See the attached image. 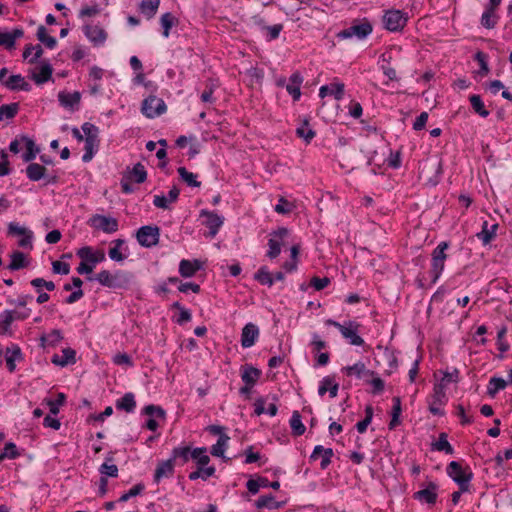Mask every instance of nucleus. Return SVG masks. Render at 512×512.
<instances>
[{"label": "nucleus", "instance_id": "1", "mask_svg": "<svg viewBox=\"0 0 512 512\" xmlns=\"http://www.w3.org/2000/svg\"><path fill=\"white\" fill-rule=\"evenodd\" d=\"M96 280L108 288H124L129 284L130 277L122 272L112 275L109 271L103 270L96 275Z\"/></svg>", "mask_w": 512, "mask_h": 512}, {"label": "nucleus", "instance_id": "2", "mask_svg": "<svg viewBox=\"0 0 512 512\" xmlns=\"http://www.w3.org/2000/svg\"><path fill=\"white\" fill-rule=\"evenodd\" d=\"M448 248L447 242H441L432 253V267L430 274L432 275V283H435L440 277L447 255L445 250Z\"/></svg>", "mask_w": 512, "mask_h": 512}, {"label": "nucleus", "instance_id": "3", "mask_svg": "<svg viewBox=\"0 0 512 512\" xmlns=\"http://www.w3.org/2000/svg\"><path fill=\"white\" fill-rule=\"evenodd\" d=\"M407 20L406 14L402 11L387 10L383 16V25L387 30L397 32L405 27Z\"/></svg>", "mask_w": 512, "mask_h": 512}, {"label": "nucleus", "instance_id": "4", "mask_svg": "<svg viewBox=\"0 0 512 512\" xmlns=\"http://www.w3.org/2000/svg\"><path fill=\"white\" fill-rule=\"evenodd\" d=\"M447 474L459 485L461 491L469 490V482L473 474L471 472L465 473L458 462L452 461L449 463L447 466Z\"/></svg>", "mask_w": 512, "mask_h": 512}, {"label": "nucleus", "instance_id": "5", "mask_svg": "<svg viewBox=\"0 0 512 512\" xmlns=\"http://www.w3.org/2000/svg\"><path fill=\"white\" fill-rule=\"evenodd\" d=\"M160 229L157 226H142L136 234L139 244L143 247H153L159 242Z\"/></svg>", "mask_w": 512, "mask_h": 512}, {"label": "nucleus", "instance_id": "6", "mask_svg": "<svg viewBox=\"0 0 512 512\" xmlns=\"http://www.w3.org/2000/svg\"><path fill=\"white\" fill-rule=\"evenodd\" d=\"M88 224L97 229L102 230L105 233H113L118 230V221L116 218L96 214L93 215L89 220Z\"/></svg>", "mask_w": 512, "mask_h": 512}, {"label": "nucleus", "instance_id": "7", "mask_svg": "<svg viewBox=\"0 0 512 512\" xmlns=\"http://www.w3.org/2000/svg\"><path fill=\"white\" fill-rule=\"evenodd\" d=\"M142 112L149 118L159 116L166 111L165 102L156 96H149L142 102Z\"/></svg>", "mask_w": 512, "mask_h": 512}, {"label": "nucleus", "instance_id": "8", "mask_svg": "<svg viewBox=\"0 0 512 512\" xmlns=\"http://www.w3.org/2000/svg\"><path fill=\"white\" fill-rule=\"evenodd\" d=\"M372 32V25L368 21H364L359 24H354L347 29L340 31L337 37L340 39H348L356 36L359 39H363Z\"/></svg>", "mask_w": 512, "mask_h": 512}, {"label": "nucleus", "instance_id": "9", "mask_svg": "<svg viewBox=\"0 0 512 512\" xmlns=\"http://www.w3.org/2000/svg\"><path fill=\"white\" fill-rule=\"evenodd\" d=\"M268 241L269 250L267 256L271 259L276 258L281 252L282 240L288 235V229L281 227L274 231Z\"/></svg>", "mask_w": 512, "mask_h": 512}, {"label": "nucleus", "instance_id": "10", "mask_svg": "<svg viewBox=\"0 0 512 512\" xmlns=\"http://www.w3.org/2000/svg\"><path fill=\"white\" fill-rule=\"evenodd\" d=\"M438 485L434 482H429L426 488H423L413 494V498L428 505H434L438 498Z\"/></svg>", "mask_w": 512, "mask_h": 512}, {"label": "nucleus", "instance_id": "11", "mask_svg": "<svg viewBox=\"0 0 512 512\" xmlns=\"http://www.w3.org/2000/svg\"><path fill=\"white\" fill-rule=\"evenodd\" d=\"M446 398L443 384H435L432 395V400L429 404V411L434 415H443L444 412L440 409V406L444 404Z\"/></svg>", "mask_w": 512, "mask_h": 512}, {"label": "nucleus", "instance_id": "12", "mask_svg": "<svg viewBox=\"0 0 512 512\" xmlns=\"http://www.w3.org/2000/svg\"><path fill=\"white\" fill-rule=\"evenodd\" d=\"M83 31H84L85 36L95 46L103 44L107 39L106 31L97 25L86 24L83 27Z\"/></svg>", "mask_w": 512, "mask_h": 512}, {"label": "nucleus", "instance_id": "13", "mask_svg": "<svg viewBox=\"0 0 512 512\" xmlns=\"http://www.w3.org/2000/svg\"><path fill=\"white\" fill-rule=\"evenodd\" d=\"M359 325L353 321L341 326L340 332L342 336L349 340L350 344L355 346H361L364 344V340L357 334Z\"/></svg>", "mask_w": 512, "mask_h": 512}, {"label": "nucleus", "instance_id": "14", "mask_svg": "<svg viewBox=\"0 0 512 512\" xmlns=\"http://www.w3.org/2000/svg\"><path fill=\"white\" fill-rule=\"evenodd\" d=\"M200 216L205 217L203 224L209 228V235L214 237L223 224V218L218 214L207 210H202Z\"/></svg>", "mask_w": 512, "mask_h": 512}, {"label": "nucleus", "instance_id": "15", "mask_svg": "<svg viewBox=\"0 0 512 512\" xmlns=\"http://www.w3.org/2000/svg\"><path fill=\"white\" fill-rule=\"evenodd\" d=\"M58 100L64 108L75 111L80 103L81 94L77 91L73 93L61 91L58 93Z\"/></svg>", "mask_w": 512, "mask_h": 512}, {"label": "nucleus", "instance_id": "16", "mask_svg": "<svg viewBox=\"0 0 512 512\" xmlns=\"http://www.w3.org/2000/svg\"><path fill=\"white\" fill-rule=\"evenodd\" d=\"M259 336L258 327L253 323H248L242 329L241 345L243 348H249L254 345Z\"/></svg>", "mask_w": 512, "mask_h": 512}, {"label": "nucleus", "instance_id": "17", "mask_svg": "<svg viewBox=\"0 0 512 512\" xmlns=\"http://www.w3.org/2000/svg\"><path fill=\"white\" fill-rule=\"evenodd\" d=\"M333 455H334V452L331 448H324L323 446L318 445V446H315V448L310 456V459L315 461L318 459L319 456H321L322 460L320 463V467H321V469H326L330 465L331 458L333 457Z\"/></svg>", "mask_w": 512, "mask_h": 512}, {"label": "nucleus", "instance_id": "18", "mask_svg": "<svg viewBox=\"0 0 512 512\" xmlns=\"http://www.w3.org/2000/svg\"><path fill=\"white\" fill-rule=\"evenodd\" d=\"M261 376V371L249 364L241 366V379L247 384L254 386Z\"/></svg>", "mask_w": 512, "mask_h": 512}, {"label": "nucleus", "instance_id": "19", "mask_svg": "<svg viewBox=\"0 0 512 512\" xmlns=\"http://www.w3.org/2000/svg\"><path fill=\"white\" fill-rule=\"evenodd\" d=\"M76 361V352L72 348H65L62 350V355L54 354L51 362L55 365L64 367L68 364H73Z\"/></svg>", "mask_w": 512, "mask_h": 512}, {"label": "nucleus", "instance_id": "20", "mask_svg": "<svg viewBox=\"0 0 512 512\" xmlns=\"http://www.w3.org/2000/svg\"><path fill=\"white\" fill-rule=\"evenodd\" d=\"M202 268V263L199 260H181L179 264V273L182 277H192L195 273Z\"/></svg>", "mask_w": 512, "mask_h": 512}, {"label": "nucleus", "instance_id": "21", "mask_svg": "<svg viewBox=\"0 0 512 512\" xmlns=\"http://www.w3.org/2000/svg\"><path fill=\"white\" fill-rule=\"evenodd\" d=\"M77 256L82 260L89 261L94 266L98 262H102L105 259L104 252L100 251L94 253L92 249L88 246L82 247L77 251Z\"/></svg>", "mask_w": 512, "mask_h": 512}, {"label": "nucleus", "instance_id": "22", "mask_svg": "<svg viewBox=\"0 0 512 512\" xmlns=\"http://www.w3.org/2000/svg\"><path fill=\"white\" fill-rule=\"evenodd\" d=\"M327 95H333L336 100H340L344 95V84L343 83H332L330 86L324 85L319 90V96L321 98Z\"/></svg>", "mask_w": 512, "mask_h": 512}, {"label": "nucleus", "instance_id": "23", "mask_svg": "<svg viewBox=\"0 0 512 512\" xmlns=\"http://www.w3.org/2000/svg\"><path fill=\"white\" fill-rule=\"evenodd\" d=\"M4 85L10 90H23L29 91L31 86L25 81L24 77L20 74L11 75L8 80L4 82Z\"/></svg>", "mask_w": 512, "mask_h": 512}, {"label": "nucleus", "instance_id": "24", "mask_svg": "<svg viewBox=\"0 0 512 512\" xmlns=\"http://www.w3.org/2000/svg\"><path fill=\"white\" fill-rule=\"evenodd\" d=\"M174 472V464L173 459H168L166 461H162L158 464L155 474L154 480L155 482H159L163 477L172 476Z\"/></svg>", "mask_w": 512, "mask_h": 512}, {"label": "nucleus", "instance_id": "25", "mask_svg": "<svg viewBox=\"0 0 512 512\" xmlns=\"http://www.w3.org/2000/svg\"><path fill=\"white\" fill-rule=\"evenodd\" d=\"M11 262L8 265V269L11 271L20 270L26 268L29 265L26 255L21 251H14L10 254Z\"/></svg>", "mask_w": 512, "mask_h": 512}, {"label": "nucleus", "instance_id": "26", "mask_svg": "<svg viewBox=\"0 0 512 512\" xmlns=\"http://www.w3.org/2000/svg\"><path fill=\"white\" fill-rule=\"evenodd\" d=\"M136 407V401L134 394L129 392L124 394V396L116 401V408L118 410H123L127 413H131L134 411Z\"/></svg>", "mask_w": 512, "mask_h": 512}, {"label": "nucleus", "instance_id": "27", "mask_svg": "<svg viewBox=\"0 0 512 512\" xmlns=\"http://www.w3.org/2000/svg\"><path fill=\"white\" fill-rule=\"evenodd\" d=\"M114 453H108L106 457V461L100 466L99 472L104 477H117L118 476V467L115 464H110V462L114 461Z\"/></svg>", "mask_w": 512, "mask_h": 512}, {"label": "nucleus", "instance_id": "28", "mask_svg": "<svg viewBox=\"0 0 512 512\" xmlns=\"http://www.w3.org/2000/svg\"><path fill=\"white\" fill-rule=\"evenodd\" d=\"M342 370L346 373L347 376L356 375L358 378L366 375L374 376L375 374L373 371L367 370L363 362H358L352 366L344 367Z\"/></svg>", "mask_w": 512, "mask_h": 512}, {"label": "nucleus", "instance_id": "29", "mask_svg": "<svg viewBox=\"0 0 512 512\" xmlns=\"http://www.w3.org/2000/svg\"><path fill=\"white\" fill-rule=\"evenodd\" d=\"M160 5V0H142L139 9L148 19L153 18Z\"/></svg>", "mask_w": 512, "mask_h": 512}, {"label": "nucleus", "instance_id": "30", "mask_svg": "<svg viewBox=\"0 0 512 512\" xmlns=\"http://www.w3.org/2000/svg\"><path fill=\"white\" fill-rule=\"evenodd\" d=\"M52 73V66L49 63H43L40 67L39 73H34L32 75V79L36 84H43L51 79Z\"/></svg>", "mask_w": 512, "mask_h": 512}, {"label": "nucleus", "instance_id": "31", "mask_svg": "<svg viewBox=\"0 0 512 512\" xmlns=\"http://www.w3.org/2000/svg\"><path fill=\"white\" fill-rule=\"evenodd\" d=\"M498 229V224H493L491 227H488V222L485 221L482 225V230L477 234V237L484 243L489 244L491 240L496 236V231Z\"/></svg>", "mask_w": 512, "mask_h": 512}, {"label": "nucleus", "instance_id": "32", "mask_svg": "<svg viewBox=\"0 0 512 512\" xmlns=\"http://www.w3.org/2000/svg\"><path fill=\"white\" fill-rule=\"evenodd\" d=\"M46 168L37 163H31L26 168L27 177L31 181H39L42 178H45Z\"/></svg>", "mask_w": 512, "mask_h": 512}, {"label": "nucleus", "instance_id": "33", "mask_svg": "<svg viewBox=\"0 0 512 512\" xmlns=\"http://www.w3.org/2000/svg\"><path fill=\"white\" fill-rule=\"evenodd\" d=\"M401 400L399 397L393 398V407L391 412V420L389 422V429L393 430L396 426L400 424V415H401Z\"/></svg>", "mask_w": 512, "mask_h": 512}, {"label": "nucleus", "instance_id": "34", "mask_svg": "<svg viewBox=\"0 0 512 512\" xmlns=\"http://www.w3.org/2000/svg\"><path fill=\"white\" fill-rule=\"evenodd\" d=\"M498 16L496 15V9L488 7L481 17V24L487 29H492L497 24Z\"/></svg>", "mask_w": 512, "mask_h": 512}, {"label": "nucleus", "instance_id": "35", "mask_svg": "<svg viewBox=\"0 0 512 512\" xmlns=\"http://www.w3.org/2000/svg\"><path fill=\"white\" fill-rule=\"evenodd\" d=\"M178 19L170 12L164 13L160 18V23L163 28V36L168 37L170 29L178 24Z\"/></svg>", "mask_w": 512, "mask_h": 512}, {"label": "nucleus", "instance_id": "36", "mask_svg": "<svg viewBox=\"0 0 512 512\" xmlns=\"http://www.w3.org/2000/svg\"><path fill=\"white\" fill-rule=\"evenodd\" d=\"M290 427L295 436H301L305 433L306 428L301 421V415L298 411L293 412L290 419Z\"/></svg>", "mask_w": 512, "mask_h": 512}, {"label": "nucleus", "instance_id": "37", "mask_svg": "<svg viewBox=\"0 0 512 512\" xmlns=\"http://www.w3.org/2000/svg\"><path fill=\"white\" fill-rule=\"evenodd\" d=\"M127 178L129 180H134L136 183L139 184L145 182L147 179V172L145 170V167L141 163L135 164Z\"/></svg>", "mask_w": 512, "mask_h": 512}, {"label": "nucleus", "instance_id": "38", "mask_svg": "<svg viewBox=\"0 0 512 512\" xmlns=\"http://www.w3.org/2000/svg\"><path fill=\"white\" fill-rule=\"evenodd\" d=\"M215 473V467L209 466H198V469L196 471H193L189 474L190 480H197L198 478H202L203 480H207L209 477L213 476Z\"/></svg>", "mask_w": 512, "mask_h": 512}, {"label": "nucleus", "instance_id": "39", "mask_svg": "<svg viewBox=\"0 0 512 512\" xmlns=\"http://www.w3.org/2000/svg\"><path fill=\"white\" fill-rule=\"evenodd\" d=\"M229 440L230 437L228 435H221L217 443L211 447V454L215 457H224V452Z\"/></svg>", "mask_w": 512, "mask_h": 512}, {"label": "nucleus", "instance_id": "40", "mask_svg": "<svg viewBox=\"0 0 512 512\" xmlns=\"http://www.w3.org/2000/svg\"><path fill=\"white\" fill-rule=\"evenodd\" d=\"M63 339L62 333L58 329L52 330L48 335H42L40 338L42 346H55Z\"/></svg>", "mask_w": 512, "mask_h": 512}, {"label": "nucleus", "instance_id": "41", "mask_svg": "<svg viewBox=\"0 0 512 512\" xmlns=\"http://www.w3.org/2000/svg\"><path fill=\"white\" fill-rule=\"evenodd\" d=\"M18 110V103H11L0 106V121H3L4 119L14 118L18 113Z\"/></svg>", "mask_w": 512, "mask_h": 512}, {"label": "nucleus", "instance_id": "42", "mask_svg": "<svg viewBox=\"0 0 512 512\" xmlns=\"http://www.w3.org/2000/svg\"><path fill=\"white\" fill-rule=\"evenodd\" d=\"M22 139L25 141L27 149V151L22 156L23 161L30 162L36 157V154L39 152V149L35 146V143L32 139L25 136L22 137Z\"/></svg>", "mask_w": 512, "mask_h": 512}, {"label": "nucleus", "instance_id": "43", "mask_svg": "<svg viewBox=\"0 0 512 512\" xmlns=\"http://www.w3.org/2000/svg\"><path fill=\"white\" fill-rule=\"evenodd\" d=\"M178 173L180 178L187 183L190 187H199L201 185V182L196 180V175L192 172H189L185 167H179Z\"/></svg>", "mask_w": 512, "mask_h": 512}, {"label": "nucleus", "instance_id": "44", "mask_svg": "<svg viewBox=\"0 0 512 512\" xmlns=\"http://www.w3.org/2000/svg\"><path fill=\"white\" fill-rule=\"evenodd\" d=\"M37 38L50 49H53L57 44L54 37L47 35V30L43 25L39 26L37 29Z\"/></svg>", "mask_w": 512, "mask_h": 512}, {"label": "nucleus", "instance_id": "45", "mask_svg": "<svg viewBox=\"0 0 512 512\" xmlns=\"http://www.w3.org/2000/svg\"><path fill=\"white\" fill-rule=\"evenodd\" d=\"M469 100L473 110L477 114L484 118L489 115V111L485 109L484 103L479 95H471Z\"/></svg>", "mask_w": 512, "mask_h": 512}, {"label": "nucleus", "instance_id": "46", "mask_svg": "<svg viewBox=\"0 0 512 512\" xmlns=\"http://www.w3.org/2000/svg\"><path fill=\"white\" fill-rule=\"evenodd\" d=\"M85 146L84 150L85 153L82 156V160L84 162H89L93 156H94V150L98 146V139H93L92 137H89L88 139H85Z\"/></svg>", "mask_w": 512, "mask_h": 512}, {"label": "nucleus", "instance_id": "47", "mask_svg": "<svg viewBox=\"0 0 512 512\" xmlns=\"http://www.w3.org/2000/svg\"><path fill=\"white\" fill-rule=\"evenodd\" d=\"M433 448L438 451H444L446 454H453L454 449L447 440V434L441 433L438 441L433 444Z\"/></svg>", "mask_w": 512, "mask_h": 512}, {"label": "nucleus", "instance_id": "48", "mask_svg": "<svg viewBox=\"0 0 512 512\" xmlns=\"http://www.w3.org/2000/svg\"><path fill=\"white\" fill-rule=\"evenodd\" d=\"M206 452L207 449L205 447L195 448L191 452V458L196 460L198 466H206L210 461V457L206 454Z\"/></svg>", "mask_w": 512, "mask_h": 512}, {"label": "nucleus", "instance_id": "49", "mask_svg": "<svg viewBox=\"0 0 512 512\" xmlns=\"http://www.w3.org/2000/svg\"><path fill=\"white\" fill-rule=\"evenodd\" d=\"M309 122L307 119L304 120L303 125L296 129V134L299 138H303L306 143H310V141L315 137V132L311 128L308 127Z\"/></svg>", "mask_w": 512, "mask_h": 512}, {"label": "nucleus", "instance_id": "50", "mask_svg": "<svg viewBox=\"0 0 512 512\" xmlns=\"http://www.w3.org/2000/svg\"><path fill=\"white\" fill-rule=\"evenodd\" d=\"M254 278L262 285H267L269 287L274 283V278L266 267H261L255 274Z\"/></svg>", "mask_w": 512, "mask_h": 512}, {"label": "nucleus", "instance_id": "51", "mask_svg": "<svg viewBox=\"0 0 512 512\" xmlns=\"http://www.w3.org/2000/svg\"><path fill=\"white\" fill-rule=\"evenodd\" d=\"M507 386V381L502 378L493 377L489 381L488 394L494 396L499 390L504 389Z\"/></svg>", "mask_w": 512, "mask_h": 512}, {"label": "nucleus", "instance_id": "52", "mask_svg": "<svg viewBox=\"0 0 512 512\" xmlns=\"http://www.w3.org/2000/svg\"><path fill=\"white\" fill-rule=\"evenodd\" d=\"M14 320H15L14 311H12V310L4 311L0 315V329H2L3 332H7Z\"/></svg>", "mask_w": 512, "mask_h": 512}, {"label": "nucleus", "instance_id": "53", "mask_svg": "<svg viewBox=\"0 0 512 512\" xmlns=\"http://www.w3.org/2000/svg\"><path fill=\"white\" fill-rule=\"evenodd\" d=\"M65 400H66L65 394L58 393L57 400L54 401V400L48 399L45 401L49 407L50 413L53 415H57L59 413V406L63 405L65 403Z\"/></svg>", "mask_w": 512, "mask_h": 512}, {"label": "nucleus", "instance_id": "54", "mask_svg": "<svg viewBox=\"0 0 512 512\" xmlns=\"http://www.w3.org/2000/svg\"><path fill=\"white\" fill-rule=\"evenodd\" d=\"M20 455L18 452L16 445L12 442H8L4 446V452L0 454V459H15Z\"/></svg>", "mask_w": 512, "mask_h": 512}, {"label": "nucleus", "instance_id": "55", "mask_svg": "<svg viewBox=\"0 0 512 512\" xmlns=\"http://www.w3.org/2000/svg\"><path fill=\"white\" fill-rule=\"evenodd\" d=\"M191 452L192 451L189 446L174 448L172 459L181 458L183 463H187L191 458Z\"/></svg>", "mask_w": 512, "mask_h": 512}, {"label": "nucleus", "instance_id": "56", "mask_svg": "<svg viewBox=\"0 0 512 512\" xmlns=\"http://www.w3.org/2000/svg\"><path fill=\"white\" fill-rule=\"evenodd\" d=\"M294 205L288 202L284 197L279 199V203L275 206V211L279 214H288L292 211Z\"/></svg>", "mask_w": 512, "mask_h": 512}, {"label": "nucleus", "instance_id": "57", "mask_svg": "<svg viewBox=\"0 0 512 512\" xmlns=\"http://www.w3.org/2000/svg\"><path fill=\"white\" fill-rule=\"evenodd\" d=\"M143 412L148 416H156L158 418H165V411L160 406L148 405L143 409Z\"/></svg>", "mask_w": 512, "mask_h": 512}, {"label": "nucleus", "instance_id": "58", "mask_svg": "<svg viewBox=\"0 0 512 512\" xmlns=\"http://www.w3.org/2000/svg\"><path fill=\"white\" fill-rule=\"evenodd\" d=\"M81 128L85 134V139H88L89 137L98 139L99 129L95 125L89 122H85Z\"/></svg>", "mask_w": 512, "mask_h": 512}, {"label": "nucleus", "instance_id": "59", "mask_svg": "<svg viewBox=\"0 0 512 512\" xmlns=\"http://www.w3.org/2000/svg\"><path fill=\"white\" fill-rule=\"evenodd\" d=\"M144 489V485L143 484H136L135 486H133L127 493H124L120 498H119V501L120 502H126L128 501L131 497H134V496H137L139 495Z\"/></svg>", "mask_w": 512, "mask_h": 512}, {"label": "nucleus", "instance_id": "60", "mask_svg": "<svg viewBox=\"0 0 512 512\" xmlns=\"http://www.w3.org/2000/svg\"><path fill=\"white\" fill-rule=\"evenodd\" d=\"M52 270L56 274L67 275L70 272V266L65 262L54 261L52 263Z\"/></svg>", "mask_w": 512, "mask_h": 512}, {"label": "nucleus", "instance_id": "61", "mask_svg": "<svg viewBox=\"0 0 512 512\" xmlns=\"http://www.w3.org/2000/svg\"><path fill=\"white\" fill-rule=\"evenodd\" d=\"M274 501V496L272 494L261 496L256 502L255 505L258 509L269 508L272 507Z\"/></svg>", "mask_w": 512, "mask_h": 512}, {"label": "nucleus", "instance_id": "62", "mask_svg": "<svg viewBox=\"0 0 512 512\" xmlns=\"http://www.w3.org/2000/svg\"><path fill=\"white\" fill-rule=\"evenodd\" d=\"M329 283H330V279L328 277H323V278L313 277L310 282V284L318 291L327 287L329 285Z\"/></svg>", "mask_w": 512, "mask_h": 512}, {"label": "nucleus", "instance_id": "63", "mask_svg": "<svg viewBox=\"0 0 512 512\" xmlns=\"http://www.w3.org/2000/svg\"><path fill=\"white\" fill-rule=\"evenodd\" d=\"M475 59L480 64V71L479 73L481 75H487L489 72L488 64L486 62V55L483 52H478L475 56Z\"/></svg>", "mask_w": 512, "mask_h": 512}, {"label": "nucleus", "instance_id": "64", "mask_svg": "<svg viewBox=\"0 0 512 512\" xmlns=\"http://www.w3.org/2000/svg\"><path fill=\"white\" fill-rule=\"evenodd\" d=\"M427 120H428V113L427 112H422L415 120L414 124H413V129L416 130V131H419V130H422L426 123H427Z\"/></svg>", "mask_w": 512, "mask_h": 512}]
</instances>
